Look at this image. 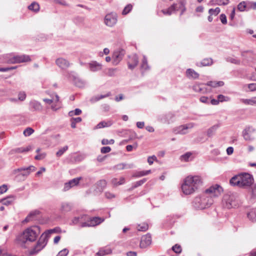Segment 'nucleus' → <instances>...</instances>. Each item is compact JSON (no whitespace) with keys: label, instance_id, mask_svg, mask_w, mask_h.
I'll return each mask as SVG.
<instances>
[{"label":"nucleus","instance_id":"nucleus-1","mask_svg":"<svg viewBox=\"0 0 256 256\" xmlns=\"http://www.w3.org/2000/svg\"><path fill=\"white\" fill-rule=\"evenodd\" d=\"M222 190V188L218 184L210 186L205 190L204 194L194 198L192 202L193 206L200 210L209 208L214 202L212 198L218 196Z\"/></svg>","mask_w":256,"mask_h":256},{"label":"nucleus","instance_id":"nucleus-2","mask_svg":"<svg viewBox=\"0 0 256 256\" xmlns=\"http://www.w3.org/2000/svg\"><path fill=\"white\" fill-rule=\"evenodd\" d=\"M202 184V180L200 176H189L184 180L182 190L185 194H191L200 188Z\"/></svg>","mask_w":256,"mask_h":256},{"label":"nucleus","instance_id":"nucleus-3","mask_svg":"<svg viewBox=\"0 0 256 256\" xmlns=\"http://www.w3.org/2000/svg\"><path fill=\"white\" fill-rule=\"evenodd\" d=\"M252 178L248 174L245 173L233 176L230 180V184L234 186L240 188H245L250 186L252 183Z\"/></svg>","mask_w":256,"mask_h":256},{"label":"nucleus","instance_id":"nucleus-4","mask_svg":"<svg viewBox=\"0 0 256 256\" xmlns=\"http://www.w3.org/2000/svg\"><path fill=\"white\" fill-rule=\"evenodd\" d=\"M40 233V228L38 226H33L25 230L20 236V240L23 242L27 241L34 242Z\"/></svg>","mask_w":256,"mask_h":256},{"label":"nucleus","instance_id":"nucleus-5","mask_svg":"<svg viewBox=\"0 0 256 256\" xmlns=\"http://www.w3.org/2000/svg\"><path fill=\"white\" fill-rule=\"evenodd\" d=\"M36 168L33 166H30L27 168H20L14 170L12 174H16V177L22 176L23 180L25 179L32 172L36 170Z\"/></svg>","mask_w":256,"mask_h":256},{"label":"nucleus","instance_id":"nucleus-6","mask_svg":"<svg viewBox=\"0 0 256 256\" xmlns=\"http://www.w3.org/2000/svg\"><path fill=\"white\" fill-rule=\"evenodd\" d=\"M194 126V124L193 122L182 124L174 128L173 132L175 134H186L188 132V130L193 128Z\"/></svg>","mask_w":256,"mask_h":256},{"label":"nucleus","instance_id":"nucleus-7","mask_svg":"<svg viewBox=\"0 0 256 256\" xmlns=\"http://www.w3.org/2000/svg\"><path fill=\"white\" fill-rule=\"evenodd\" d=\"M44 235H41L36 246L30 252V254H38L46 246L48 241L44 238Z\"/></svg>","mask_w":256,"mask_h":256},{"label":"nucleus","instance_id":"nucleus-8","mask_svg":"<svg viewBox=\"0 0 256 256\" xmlns=\"http://www.w3.org/2000/svg\"><path fill=\"white\" fill-rule=\"evenodd\" d=\"M104 22L107 26H113L117 22V14L114 12L108 14L104 17Z\"/></svg>","mask_w":256,"mask_h":256},{"label":"nucleus","instance_id":"nucleus-9","mask_svg":"<svg viewBox=\"0 0 256 256\" xmlns=\"http://www.w3.org/2000/svg\"><path fill=\"white\" fill-rule=\"evenodd\" d=\"M125 54V51L122 49L115 50L112 54V63L114 65H117L122 60Z\"/></svg>","mask_w":256,"mask_h":256},{"label":"nucleus","instance_id":"nucleus-10","mask_svg":"<svg viewBox=\"0 0 256 256\" xmlns=\"http://www.w3.org/2000/svg\"><path fill=\"white\" fill-rule=\"evenodd\" d=\"M256 132V130L252 127L248 126L242 132V136L246 140L251 141L254 139V134Z\"/></svg>","mask_w":256,"mask_h":256},{"label":"nucleus","instance_id":"nucleus-11","mask_svg":"<svg viewBox=\"0 0 256 256\" xmlns=\"http://www.w3.org/2000/svg\"><path fill=\"white\" fill-rule=\"evenodd\" d=\"M82 180V177H78L73 178L64 184V192L69 190L70 188L78 184L80 181Z\"/></svg>","mask_w":256,"mask_h":256},{"label":"nucleus","instance_id":"nucleus-12","mask_svg":"<svg viewBox=\"0 0 256 256\" xmlns=\"http://www.w3.org/2000/svg\"><path fill=\"white\" fill-rule=\"evenodd\" d=\"M152 243V237L150 234H147L142 237L140 244V248H145L150 245Z\"/></svg>","mask_w":256,"mask_h":256},{"label":"nucleus","instance_id":"nucleus-13","mask_svg":"<svg viewBox=\"0 0 256 256\" xmlns=\"http://www.w3.org/2000/svg\"><path fill=\"white\" fill-rule=\"evenodd\" d=\"M30 110L32 111L40 112L42 110L43 107L41 104L35 100H31L30 102Z\"/></svg>","mask_w":256,"mask_h":256},{"label":"nucleus","instance_id":"nucleus-14","mask_svg":"<svg viewBox=\"0 0 256 256\" xmlns=\"http://www.w3.org/2000/svg\"><path fill=\"white\" fill-rule=\"evenodd\" d=\"M56 63L58 67L64 70L66 69L70 66L69 62L62 58H57L56 60Z\"/></svg>","mask_w":256,"mask_h":256},{"label":"nucleus","instance_id":"nucleus-15","mask_svg":"<svg viewBox=\"0 0 256 256\" xmlns=\"http://www.w3.org/2000/svg\"><path fill=\"white\" fill-rule=\"evenodd\" d=\"M90 70L92 72H96L102 69V66L101 64L96 61H92L88 64Z\"/></svg>","mask_w":256,"mask_h":256},{"label":"nucleus","instance_id":"nucleus-16","mask_svg":"<svg viewBox=\"0 0 256 256\" xmlns=\"http://www.w3.org/2000/svg\"><path fill=\"white\" fill-rule=\"evenodd\" d=\"M16 64L25 62L30 61V58L28 55H16L15 56Z\"/></svg>","mask_w":256,"mask_h":256},{"label":"nucleus","instance_id":"nucleus-17","mask_svg":"<svg viewBox=\"0 0 256 256\" xmlns=\"http://www.w3.org/2000/svg\"><path fill=\"white\" fill-rule=\"evenodd\" d=\"M16 200V196L14 195H10L6 198L1 199L0 202L2 203V204L5 206H10L13 204L14 202Z\"/></svg>","mask_w":256,"mask_h":256},{"label":"nucleus","instance_id":"nucleus-18","mask_svg":"<svg viewBox=\"0 0 256 256\" xmlns=\"http://www.w3.org/2000/svg\"><path fill=\"white\" fill-rule=\"evenodd\" d=\"M40 212L39 210H36L32 211L24 220V222H28L34 219L36 216L39 215Z\"/></svg>","mask_w":256,"mask_h":256},{"label":"nucleus","instance_id":"nucleus-19","mask_svg":"<svg viewBox=\"0 0 256 256\" xmlns=\"http://www.w3.org/2000/svg\"><path fill=\"white\" fill-rule=\"evenodd\" d=\"M220 126L218 124H214L208 129L206 131V136L208 138H212L216 134V131L219 128Z\"/></svg>","mask_w":256,"mask_h":256},{"label":"nucleus","instance_id":"nucleus-20","mask_svg":"<svg viewBox=\"0 0 256 256\" xmlns=\"http://www.w3.org/2000/svg\"><path fill=\"white\" fill-rule=\"evenodd\" d=\"M176 6V9L174 10V12L180 11V16L183 14L184 12L186 10V8L185 6V3L183 1H180L178 4H174Z\"/></svg>","mask_w":256,"mask_h":256},{"label":"nucleus","instance_id":"nucleus-21","mask_svg":"<svg viewBox=\"0 0 256 256\" xmlns=\"http://www.w3.org/2000/svg\"><path fill=\"white\" fill-rule=\"evenodd\" d=\"M30 150V146H28L26 148H17L14 149H12L10 150V154H14L16 153H22L29 151Z\"/></svg>","mask_w":256,"mask_h":256},{"label":"nucleus","instance_id":"nucleus-22","mask_svg":"<svg viewBox=\"0 0 256 256\" xmlns=\"http://www.w3.org/2000/svg\"><path fill=\"white\" fill-rule=\"evenodd\" d=\"M112 250L110 248L104 247L101 248L99 251L96 253V254L98 256H104L106 254H111Z\"/></svg>","mask_w":256,"mask_h":256},{"label":"nucleus","instance_id":"nucleus-23","mask_svg":"<svg viewBox=\"0 0 256 256\" xmlns=\"http://www.w3.org/2000/svg\"><path fill=\"white\" fill-rule=\"evenodd\" d=\"M213 64L212 60L211 58H206L202 60L200 63L197 64L198 66H210Z\"/></svg>","mask_w":256,"mask_h":256},{"label":"nucleus","instance_id":"nucleus-24","mask_svg":"<svg viewBox=\"0 0 256 256\" xmlns=\"http://www.w3.org/2000/svg\"><path fill=\"white\" fill-rule=\"evenodd\" d=\"M134 167L133 164H126L124 163L119 164L114 166V168L117 170H122L125 168L130 169Z\"/></svg>","mask_w":256,"mask_h":256},{"label":"nucleus","instance_id":"nucleus-25","mask_svg":"<svg viewBox=\"0 0 256 256\" xmlns=\"http://www.w3.org/2000/svg\"><path fill=\"white\" fill-rule=\"evenodd\" d=\"M104 221V218L99 217L92 218L90 220V225L94 226L101 224Z\"/></svg>","mask_w":256,"mask_h":256},{"label":"nucleus","instance_id":"nucleus-26","mask_svg":"<svg viewBox=\"0 0 256 256\" xmlns=\"http://www.w3.org/2000/svg\"><path fill=\"white\" fill-rule=\"evenodd\" d=\"M240 102L247 105L256 106V96L250 99H240Z\"/></svg>","mask_w":256,"mask_h":256},{"label":"nucleus","instance_id":"nucleus-27","mask_svg":"<svg viewBox=\"0 0 256 256\" xmlns=\"http://www.w3.org/2000/svg\"><path fill=\"white\" fill-rule=\"evenodd\" d=\"M72 208V205L68 202H62L61 204L60 211L62 212H66L71 210Z\"/></svg>","mask_w":256,"mask_h":256},{"label":"nucleus","instance_id":"nucleus-28","mask_svg":"<svg viewBox=\"0 0 256 256\" xmlns=\"http://www.w3.org/2000/svg\"><path fill=\"white\" fill-rule=\"evenodd\" d=\"M5 62L9 64H16L15 56L12 54H8L4 56Z\"/></svg>","mask_w":256,"mask_h":256},{"label":"nucleus","instance_id":"nucleus-29","mask_svg":"<svg viewBox=\"0 0 256 256\" xmlns=\"http://www.w3.org/2000/svg\"><path fill=\"white\" fill-rule=\"evenodd\" d=\"M177 10L176 8V6L175 4H172L168 8L162 10V12L164 14V15H168L170 16L171 15L172 12H174V10Z\"/></svg>","mask_w":256,"mask_h":256},{"label":"nucleus","instance_id":"nucleus-30","mask_svg":"<svg viewBox=\"0 0 256 256\" xmlns=\"http://www.w3.org/2000/svg\"><path fill=\"white\" fill-rule=\"evenodd\" d=\"M113 124L112 120L102 121L99 122L96 126V128H101L111 126Z\"/></svg>","mask_w":256,"mask_h":256},{"label":"nucleus","instance_id":"nucleus-31","mask_svg":"<svg viewBox=\"0 0 256 256\" xmlns=\"http://www.w3.org/2000/svg\"><path fill=\"white\" fill-rule=\"evenodd\" d=\"M106 182L104 180H102L96 183L98 190L100 192H102L106 186Z\"/></svg>","mask_w":256,"mask_h":256},{"label":"nucleus","instance_id":"nucleus-32","mask_svg":"<svg viewBox=\"0 0 256 256\" xmlns=\"http://www.w3.org/2000/svg\"><path fill=\"white\" fill-rule=\"evenodd\" d=\"M248 217L252 222H256V208H252L247 214Z\"/></svg>","mask_w":256,"mask_h":256},{"label":"nucleus","instance_id":"nucleus-33","mask_svg":"<svg viewBox=\"0 0 256 256\" xmlns=\"http://www.w3.org/2000/svg\"><path fill=\"white\" fill-rule=\"evenodd\" d=\"M186 75L188 78H197L199 76V74L198 72H195L194 70L188 68L186 70Z\"/></svg>","mask_w":256,"mask_h":256},{"label":"nucleus","instance_id":"nucleus-34","mask_svg":"<svg viewBox=\"0 0 256 256\" xmlns=\"http://www.w3.org/2000/svg\"><path fill=\"white\" fill-rule=\"evenodd\" d=\"M208 86H212L213 88H216L218 86H222L224 85V82L222 81L219 82H212L210 81L206 83Z\"/></svg>","mask_w":256,"mask_h":256},{"label":"nucleus","instance_id":"nucleus-35","mask_svg":"<svg viewBox=\"0 0 256 256\" xmlns=\"http://www.w3.org/2000/svg\"><path fill=\"white\" fill-rule=\"evenodd\" d=\"M28 8L30 10L38 12L40 10V6L38 2H33L28 6Z\"/></svg>","mask_w":256,"mask_h":256},{"label":"nucleus","instance_id":"nucleus-36","mask_svg":"<svg viewBox=\"0 0 256 256\" xmlns=\"http://www.w3.org/2000/svg\"><path fill=\"white\" fill-rule=\"evenodd\" d=\"M140 67L142 69L145 70L150 69V66L148 65L147 58L145 56H143Z\"/></svg>","mask_w":256,"mask_h":256},{"label":"nucleus","instance_id":"nucleus-37","mask_svg":"<svg viewBox=\"0 0 256 256\" xmlns=\"http://www.w3.org/2000/svg\"><path fill=\"white\" fill-rule=\"evenodd\" d=\"M74 82L76 86L79 88L84 87L86 84V82L84 80L76 78H74Z\"/></svg>","mask_w":256,"mask_h":256},{"label":"nucleus","instance_id":"nucleus-38","mask_svg":"<svg viewBox=\"0 0 256 256\" xmlns=\"http://www.w3.org/2000/svg\"><path fill=\"white\" fill-rule=\"evenodd\" d=\"M211 2L214 4L219 6L226 5L228 3V0H212Z\"/></svg>","mask_w":256,"mask_h":256},{"label":"nucleus","instance_id":"nucleus-39","mask_svg":"<svg viewBox=\"0 0 256 256\" xmlns=\"http://www.w3.org/2000/svg\"><path fill=\"white\" fill-rule=\"evenodd\" d=\"M238 9L240 12L248 10L246 1H243L240 2L238 6Z\"/></svg>","mask_w":256,"mask_h":256},{"label":"nucleus","instance_id":"nucleus-40","mask_svg":"<svg viewBox=\"0 0 256 256\" xmlns=\"http://www.w3.org/2000/svg\"><path fill=\"white\" fill-rule=\"evenodd\" d=\"M226 60L227 62H230L232 64H240V60L239 59H237L236 58H234L232 57H227L226 58Z\"/></svg>","mask_w":256,"mask_h":256},{"label":"nucleus","instance_id":"nucleus-41","mask_svg":"<svg viewBox=\"0 0 256 256\" xmlns=\"http://www.w3.org/2000/svg\"><path fill=\"white\" fill-rule=\"evenodd\" d=\"M55 232H56V228H53L46 231L42 235H44V238H46V239L48 241L50 234Z\"/></svg>","mask_w":256,"mask_h":256},{"label":"nucleus","instance_id":"nucleus-42","mask_svg":"<svg viewBox=\"0 0 256 256\" xmlns=\"http://www.w3.org/2000/svg\"><path fill=\"white\" fill-rule=\"evenodd\" d=\"M220 12V10L218 7L216 8H210L208 10V13L211 16H217Z\"/></svg>","mask_w":256,"mask_h":256},{"label":"nucleus","instance_id":"nucleus-43","mask_svg":"<svg viewBox=\"0 0 256 256\" xmlns=\"http://www.w3.org/2000/svg\"><path fill=\"white\" fill-rule=\"evenodd\" d=\"M151 172L150 170H148L146 171H140L136 173L134 176L136 177H140L150 174Z\"/></svg>","mask_w":256,"mask_h":256},{"label":"nucleus","instance_id":"nucleus-44","mask_svg":"<svg viewBox=\"0 0 256 256\" xmlns=\"http://www.w3.org/2000/svg\"><path fill=\"white\" fill-rule=\"evenodd\" d=\"M110 96V92H108L107 94L104 95H100L95 96L94 98H92L91 100L93 102H96L98 101L102 98H106Z\"/></svg>","mask_w":256,"mask_h":256},{"label":"nucleus","instance_id":"nucleus-45","mask_svg":"<svg viewBox=\"0 0 256 256\" xmlns=\"http://www.w3.org/2000/svg\"><path fill=\"white\" fill-rule=\"evenodd\" d=\"M248 10L250 9L256 10V2L246 1Z\"/></svg>","mask_w":256,"mask_h":256},{"label":"nucleus","instance_id":"nucleus-46","mask_svg":"<svg viewBox=\"0 0 256 256\" xmlns=\"http://www.w3.org/2000/svg\"><path fill=\"white\" fill-rule=\"evenodd\" d=\"M132 6L131 4H128L126 6H125L124 9L123 10L122 12V14L123 15L127 14L128 13H129L131 11V10H132Z\"/></svg>","mask_w":256,"mask_h":256},{"label":"nucleus","instance_id":"nucleus-47","mask_svg":"<svg viewBox=\"0 0 256 256\" xmlns=\"http://www.w3.org/2000/svg\"><path fill=\"white\" fill-rule=\"evenodd\" d=\"M148 228V226L147 224H139L138 226V231H142V232H145L146 231Z\"/></svg>","mask_w":256,"mask_h":256},{"label":"nucleus","instance_id":"nucleus-48","mask_svg":"<svg viewBox=\"0 0 256 256\" xmlns=\"http://www.w3.org/2000/svg\"><path fill=\"white\" fill-rule=\"evenodd\" d=\"M146 182V179L144 178L142 180H138L134 183V186L130 189V190H132L141 185H142L144 183Z\"/></svg>","mask_w":256,"mask_h":256},{"label":"nucleus","instance_id":"nucleus-49","mask_svg":"<svg viewBox=\"0 0 256 256\" xmlns=\"http://www.w3.org/2000/svg\"><path fill=\"white\" fill-rule=\"evenodd\" d=\"M191 156L192 153L188 152L180 156V160L182 161L188 162Z\"/></svg>","mask_w":256,"mask_h":256},{"label":"nucleus","instance_id":"nucleus-50","mask_svg":"<svg viewBox=\"0 0 256 256\" xmlns=\"http://www.w3.org/2000/svg\"><path fill=\"white\" fill-rule=\"evenodd\" d=\"M206 86H207L206 84H201L200 87V92L202 93V94H205V93H207L210 92V90H208L206 87Z\"/></svg>","mask_w":256,"mask_h":256},{"label":"nucleus","instance_id":"nucleus-51","mask_svg":"<svg viewBox=\"0 0 256 256\" xmlns=\"http://www.w3.org/2000/svg\"><path fill=\"white\" fill-rule=\"evenodd\" d=\"M116 70V68H109L106 72V74L109 76H114Z\"/></svg>","mask_w":256,"mask_h":256},{"label":"nucleus","instance_id":"nucleus-52","mask_svg":"<svg viewBox=\"0 0 256 256\" xmlns=\"http://www.w3.org/2000/svg\"><path fill=\"white\" fill-rule=\"evenodd\" d=\"M34 132V130L31 128H27L24 131V134L26 136H28L33 134Z\"/></svg>","mask_w":256,"mask_h":256},{"label":"nucleus","instance_id":"nucleus-53","mask_svg":"<svg viewBox=\"0 0 256 256\" xmlns=\"http://www.w3.org/2000/svg\"><path fill=\"white\" fill-rule=\"evenodd\" d=\"M68 149V146H64V147L60 149L56 153L57 156L60 157L62 156L63 154Z\"/></svg>","mask_w":256,"mask_h":256},{"label":"nucleus","instance_id":"nucleus-54","mask_svg":"<svg viewBox=\"0 0 256 256\" xmlns=\"http://www.w3.org/2000/svg\"><path fill=\"white\" fill-rule=\"evenodd\" d=\"M172 250L176 254H180L182 252V248L180 245L176 244L172 247Z\"/></svg>","mask_w":256,"mask_h":256},{"label":"nucleus","instance_id":"nucleus-55","mask_svg":"<svg viewBox=\"0 0 256 256\" xmlns=\"http://www.w3.org/2000/svg\"><path fill=\"white\" fill-rule=\"evenodd\" d=\"M130 63H132L135 64V65H138V58L136 54H134L132 55L130 58Z\"/></svg>","mask_w":256,"mask_h":256},{"label":"nucleus","instance_id":"nucleus-56","mask_svg":"<svg viewBox=\"0 0 256 256\" xmlns=\"http://www.w3.org/2000/svg\"><path fill=\"white\" fill-rule=\"evenodd\" d=\"M82 113V110L79 108H76L74 110L70 111L69 112V116H70L74 115H80Z\"/></svg>","mask_w":256,"mask_h":256},{"label":"nucleus","instance_id":"nucleus-57","mask_svg":"<svg viewBox=\"0 0 256 256\" xmlns=\"http://www.w3.org/2000/svg\"><path fill=\"white\" fill-rule=\"evenodd\" d=\"M218 99L219 102H223L224 101H228L230 98L222 94H220L218 96Z\"/></svg>","mask_w":256,"mask_h":256},{"label":"nucleus","instance_id":"nucleus-58","mask_svg":"<svg viewBox=\"0 0 256 256\" xmlns=\"http://www.w3.org/2000/svg\"><path fill=\"white\" fill-rule=\"evenodd\" d=\"M68 250L66 248H64L62 250H60L56 256H66L68 254Z\"/></svg>","mask_w":256,"mask_h":256},{"label":"nucleus","instance_id":"nucleus-59","mask_svg":"<svg viewBox=\"0 0 256 256\" xmlns=\"http://www.w3.org/2000/svg\"><path fill=\"white\" fill-rule=\"evenodd\" d=\"M234 206L235 204H234V202L230 199H229L228 201L226 202V206L228 208H234Z\"/></svg>","mask_w":256,"mask_h":256},{"label":"nucleus","instance_id":"nucleus-60","mask_svg":"<svg viewBox=\"0 0 256 256\" xmlns=\"http://www.w3.org/2000/svg\"><path fill=\"white\" fill-rule=\"evenodd\" d=\"M26 94L24 92H20L18 94V100L20 101H23L26 99Z\"/></svg>","mask_w":256,"mask_h":256},{"label":"nucleus","instance_id":"nucleus-61","mask_svg":"<svg viewBox=\"0 0 256 256\" xmlns=\"http://www.w3.org/2000/svg\"><path fill=\"white\" fill-rule=\"evenodd\" d=\"M114 142V140L113 139L108 140L107 139H103L102 141V144L103 145H106L108 144H113Z\"/></svg>","mask_w":256,"mask_h":256},{"label":"nucleus","instance_id":"nucleus-62","mask_svg":"<svg viewBox=\"0 0 256 256\" xmlns=\"http://www.w3.org/2000/svg\"><path fill=\"white\" fill-rule=\"evenodd\" d=\"M110 150H111V148L108 146L102 147L100 150V152L102 154L108 153Z\"/></svg>","mask_w":256,"mask_h":256},{"label":"nucleus","instance_id":"nucleus-63","mask_svg":"<svg viewBox=\"0 0 256 256\" xmlns=\"http://www.w3.org/2000/svg\"><path fill=\"white\" fill-rule=\"evenodd\" d=\"M220 20L222 24H226L227 23L226 16L224 14H221L220 16Z\"/></svg>","mask_w":256,"mask_h":256},{"label":"nucleus","instance_id":"nucleus-64","mask_svg":"<svg viewBox=\"0 0 256 256\" xmlns=\"http://www.w3.org/2000/svg\"><path fill=\"white\" fill-rule=\"evenodd\" d=\"M248 88L250 91L256 90V83L248 84Z\"/></svg>","mask_w":256,"mask_h":256}]
</instances>
